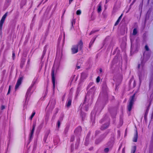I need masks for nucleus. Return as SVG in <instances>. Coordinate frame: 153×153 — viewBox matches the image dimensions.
Masks as SVG:
<instances>
[{"label":"nucleus","mask_w":153,"mask_h":153,"mask_svg":"<svg viewBox=\"0 0 153 153\" xmlns=\"http://www.w3.org/2000/svg\"><path fill=\"white\" fill-rule=\"evenodd\" d=\"M83 47V42L81 41H79L77 45L73 46L71 49L72 54L77 53L78 51V49L81 50Z\"/></svg>","instance_id":"f257e3e1"},{"label":"nucleus","mask_w":153,"mask_h":153,"mask_svg":"<svg viewBox=\"0 0 153 153\" xmlns=\"http://www.w3.org/2000/svg\"><path fill=\"white\" fill-rule=\"evenodd\" d=\"M135 95V94H134L133 96L131 97L129 100V103L127 106L128 110L129 111H131L133 105Z\"/></svg>","instance_id":"f03ea898"},{"label":"nucleus","mask_w":153,"mask_h":153,"mask_svg":"<svg viewBox=\"0 0 153 153\" xmlns=\"http://www.w3.org/2000/svg\"><path fill=\"white\" fill-rule=\"evenodd\" d=\"M7 16V13L5 14L2 16L1 19L0 21V30H2L3 24L4 22L5 19Z\"/></svg>","instance_id":"7ed1b4c3"},{"label":"nucleus","mask_w":153,"mask_h":153,"mask_svg":"<svg viewBox=\"0 0 153 153\" xmlns=\"http://www.w3.org/2000/svg\"><path fill=\"white\" fill-rule=\"evenodd\" d=\"M23 79V77H19L18 79V80L17 82L15 87V89L16 90L18 88L19 86L21 84Z\"/></svg>","instance_id":"20e7f679"},{"label":"nucleus","mask_w":153,"mask_h":153,"mask_svg":"<svg viewBox=\"0 0 153 153\" xmlns=\"http://www.w3.org/2000/svg\"><path fill=\"white\" fill-rule=\"evenodd\" d=\"M51 76L53 89H54L55 86V78L54 77V70L53 68L52 69Z\"/></svg>","instance_id":"39448f33"},{"label":"nucleus","mask_w":153,"mask_h":153,"mask_svg":"<svg viewBox=\"0 0 153 153\" xmlns=\"http://www.w3.org/2000/svg\"><path fill=\"white\" fill-rule=\"evenodd\" d=\"M138 137V134L137 131H136V133L134 135V137L133 139V141L136 142L137 141V139Z\"/></svg>","instance_id":"423d86ee"},{"label":"nucleus","mask_w":153,"mask_h":153,"mask_svg":"<svg viewBox=\"0 0 153 153\" xmlns=\"http://www.w3.org/2000/svg\"><path fill=\"white\" fill-rule=\"evenodd\" d=\"M108 126H109V123H107L106 124L102 125L101 127V129L102 130H104V129H106V128H107L108 127Z\"/></svg>","instance_id":"0eeeda50"},{"label":"nucleus","mask_w":153,"mask_h":153,"mask_svg":"<svg viewBox=\"0 0 153 153\" xmlns=\"http://www.w3.org/2000/svg\"><path fill=\"white\" fill-rule=\"evenodd\" d=\"M87 77V74L85 73H82L81 74V78L82 79H84Z\"/></svg>","instance_id":"6e6552de"},{"label":"nucleus","mask_w":153,"mask_h":153,"mask_svg":"<svg viewBox=\"0 0 153 153\" xmlns=\"http://www.w3.org/2000/svg\"><path fill=\"white\" fill-rule=\"evenodd\" d=\"M101 11V2H100L98 6V8L97 9V12L98 13H100Z\"/></svg>","instance_id":"1a4fd4ad"},{"label":"nucleus","mask_w":153,"mask_h":153,"mask_svg":"<svg viewBox=\"0 0 153 153\" xmlns=\"http://www.w3.org/2000/svg\"><path fill=\"white\" fill-rule=\"evenodd\" d=\"M71 99H69L67 103V106L68 107H69L71 104Z\"/></svg>","instance_id":"9d476101"},{"label":"nucleus","mask_w":153,"mask_h":153,"mask_svg":"<svg viewBox=\"0 0 153 153\" xmlns=\"http://www.w3.org/2000/svg\"><path fill=\"white\" fill-rule=\"evenodd\" d=\"M137 30L136 28H134L133 30V32L132 33V35H135L137 33Z\"/></svg>","instance_id":"9b49d317"},{"label":"nucleus","mask_w":153,"mask_h":153,"mask_svg":"<svg viewBox=\"0 0 153 153\" xmlns=\"http://www.w3.org/2000/svg\"><path fill=\"white\" fill-rule=\"evenodd\" d=\"M35 126H36V123H34L33 125V129H32V130H31V133H33Z\"/></svg>","instance_id":"f8f14e48"},{"label":"nucleus","mask_w":153,"mask_h":153,"mask_svg":"<svg viewBox=\"0 0 153 153\" xmlns=\"http://www.w3.org/2000/svg\"><path fill=\"white\" fill-rule=\"evenodd\" d=\"M121 19V17H119L118 19V20H117L115 24V26L117 25L118 24Z\"/></svg>","instance_id":"ddd939ff"},{"label":"nucleus","mask_w":153,"mask_h":153,"mask_svg":"<svg viewBox=\"0 0 153 153\" xmlns=\"http://www.w3.org/2000/svg\"><path fill=\"white\" fill-rule=\"evenodd\" d=\"M136 150V146H133V148H132V149L131 152V153H134Z\"/></svg>","instance_id":"4468645a"},{"label":"nucleus","mask_w":153,"mask_h":153,"mask_svg":"<svg viewBox=\"0 0 153 153\" xmlns=\"http://www.w3.org/2000/svg\"><path fill=\"white\" fill-rule=\"evenodd\" d=\"M95 39L96 38H95L93 41L92 42V41H91V42H90V44H89V48H90L91 45H92V44L94 42V41H95Z\"/></svg>","instance_id":"2eb2a0df"},{"label":"nucleus","mask_w":153,"mask_h":153,"mask_svg":"<svg viewBox=\"0 0 153 153\" xmlns=\"http://www.w3.org/2000/svg\"><path fill=\"white\" fill-rule=\"evenodd\" d=\"M81 13L80 10H78L76 11V14L77 15H80Z\"/></svg>","instance_id":"dca6fc26"},{"label":"nucleus","mask_w":153,"mask_h":153,"mask_svg":"<svg viewBox=\"0 0 153 153\" xmlns=\"http://www.w3.org/2000/svg\"><path fill=\"white\" fill-rule=\"evenodd\" d=\"M33 85H32L31 87L30 88H29V89H28V90L27 93H26V96H27V95H28L29 94V93L30 91V89H31V87L32 86H33Z\"/></svg>","instance_id":"f3484780"},{"label":"nucleus","mask_w":153,"mask_h":153,"mask_svg":"<svg viewBox=\"0 0 153 153\" xmlns=\"http://www.w3.org/2000/svg\"><path fill=\"white\" fill-rule=\"evenodd\" d=\"M35 114V112H33L32 113V115L31 116H30V118L31 120L32 119L33 117L34 116Z\"/></svg>","instance_id":"a211bd4d"},{"label":"nucleus","mask_w":153,"mask_h":153,"mask_svg":"<svg viewBox=\"0 0 153 153\" xmlns=\"http://www.w3.org/2000/svg\"><path fill=\"white\" fill-rule=\"evenodd\" d=\"M98 30H93L92 31L91 33H90V35H91L92 34L98 31Z\"/></svg>","instance_id":"6ab92c4d"},{"label":"nucleus","mask_w":153,"mask_h":153,"mask_svg":"<svg viewBox=\"0 0 153 153\" xmlns=\"http://www.w3.org/2000/svg\"><path fill=\"white\" fill-rule=\"evenodd\" d=\"M100 80V78L99 76H98L96 79V81L97 82H99Z\"/></svg>","instance_id":"aec40b11"},{"label":"nucleus","mask_w":153,"mask_h":153,"mask_svg":"<svg viewBox=\"0 0 153 153\" xmlns=\"http://www.w3.org/2000/svg\"><path fill=\"white\" fill-rule=\"evenodd\" d=\"M60 123L59 120H58L57 122V126L58 128H59L60 126Z\"/></svg>","instance_id":"412c9836"},{"label":"nucleus","mask_w":153,"mask_h":153,"mask_svg":"<svg viewBox=\"0 0 153 153\" xmlns=\"http://www.w3.org/2000/svg\"><path fill=\"white\" fill-rule=\"evenodd\" d=\"M33 134V133L30 132V139H31L32 138Z\"/></svg>","instance_id":"4be33fe9"},{"label":"nucleus","mask_w":153,"mask_h":153,"mask_svg":"<svg viewBox=\"0 0 153 153\" xmlns=\"http://www.w3.org/2000/svg\"><path fill=\"white\" fill-rule=\"evenodd\" d=\"M33 134V133L30 132V139H31L32 138Z\"/></svg>","instance_id":"5701e85b"},{"label":"nucleus","mask_w":153,"mask_h":153,"mask_svg":"<svg viewBox=\"0 0 153 153\" xmlns=\"http://www.w3.org/2000/svg\"><path fill=\"white\" fill-rule=\"evenodd\" d=\"M15 56V53H14V52H13V53L12 57H13V59H14Z\"/></svg>","instance_id":"b1692460"},{"label":"nucleus","mask_w":153,"mask_h":153,"mask_svg":"<svg viewBox=\"0 0 153 153\" xmlns=\"http://www.w3.org/2000/svg\"><path fill=\"white\" fill-rule=\"evenodd\" d=\"M145 48L146 51H148L149 50V48L147 45L145 46Z\"/></svg>","instance_id":"393cba45"},{"label":"nucleus","mask_w":153,"mask_h":153,"mask_svg":"<svg viewBox=\"0 0 153 153\" xmlns=\"http://www.w3.org/2000/svg\"><path fill=\"white\" fill-rule=\"evenodd\" d=\"M104 150L105 152H107L108 151V148H106Z\"/></svg>","instance_id":"a878e982"},{"label":"nucleus","mask_w":153,"mask_h":153,"mask_svg":"<svg viewBox=\"0 0 153 153\" xmlns=\"http://www.w3.org/2000/svg\"><path fill=\"white\" fill-rule=\"evenodd\" d=\"M125 148H124L123 149L122 153H125Z\"/></svg>","instance_id":"bb28decb"},{"label":"nucleus","mask_w":153,"mask_h":153,"mask_svg":"<svg viewBox=\"0 0 153 153\" xmlns=\"http://www.w3.org/2000/svg\"><path fill=\"white\" fill-rule=\"evenodd\" d=\"M5 108V106L4 105H2L1 107V109L2 110H3Z\"/></svg>","instance_id":"cd10ccee"},{"label":"nucleus","mask_w":153,"mask_h":153,"mask_svg":"<svg viewBox=\"0 0 153 153\" xmlns=\"http://www.w3.org/2000/svg\"><path fill=\"white\" fill-rule=\"evenodd\" d=\"M74 137H72L71 138V141H73L74 140Z\"/></svg>","instance_id":"c85d7f7f"},{"label":"nucleus","mask_w":153,"mask_h":153,"mask_svg":"<svg viewBox=\"0 0 153 153\" xmlns=\"http://www.w3.org/2000/svg\"><path fill=\"white\" fill-rule=\"evenodd\" d=\"M73 0H69V4H70L71 2L73 1Z\"/></svg>","instance_id":"c756f323"},{"label":"nucleus","mask_w":153,"mask_h":153,"mask_svg":"<svg viewBox=\"0 0 153 153\" xmlns=\"http://www.w3.org/2000/svg\"><path fill=\"white\" fill-rule=\"evenodd\" d=\"M76 68H77V69H79L80 68V67L79 66L77 65L76 66Z\"/></svg>","instance_id":"7c9ffc66"},{"label":"nucleus","mask_w":153,"mask_h":153,"mask_svg":"<svg viewBox=\"0 0 153 153\" xmlns=\"http://www.w3.org/2000/svg\"><path fill=\"white\" fill-rule=\"evenodd\" d=\"M11 86L10 85L9 86V89H8L9 91H10V89H11Z\"/></svg>","instance_id":"2f4dec72"},{"label":"nucleus","mask_w":153,"mask_h":153,"mask_svg":"<svg viewBox=\"0 0 153 153\" xmlns=\"http://www.w3.org/2000/svg\"><path fill=\"white\" fill-rule=\"evenodd\" d=\"M99 71L100 73H101L102 72V70L101 68L100 69Z\"/></svg>","instance_id":"473e14b6"},{"label":"nucleus","mask_w":153,"mask_h":153,"mask_svg":"<svg viewBox=\"0 0 153 153\" xmlns=\"http://www.w3.org/2000/svg\"><path fill=\"white\" fill-rule=\"evenodd\" d=\"M10 91H9V90L8 91V93H7V94H9L10 93Z\"/></svg>","instance_id":"72a5a7b5"},{"label":"nucleus","mask_w":153,"mask_h":153,"mask_svg":"<svg viewBox=\"0 0 153 153\" xmlns=\"http://www.w3.org/2000/svg\"><path fill=\"white\" fill-rule=\"evenodd\" d=\"M121 147V145L119 147L118 150H119Z\"/></svg>","instance_id":"f704fd0d"},{"label":"nucleus","mask_w":153,"mask_h":153,"mask_svg":"<svg viewBox=\"0 0 153 153\" xmlns=\"http://www.w3.org/2000/svg\"><path fill=\"white\" fill-rule=\"evenodd\" d=\"M123 16V14H122L119 17H121V19L122 18V16Z\"/></svg>","instance_id":"c9c22d12"},{"label":"nucleus","mask_w":153,"mask_h":153,"mask_svg":"<svg viewBox=\"0 0 153 153\" xmlns=\"http://www.w3.org/2000/svg\"><path fill=\"white\" fill-rule=\"evenodd\" d=\"M140 65H138V68H140Z\"/></svg>","instance_id":"e433bc0d"},{"label":"nucleus","mask_w":153,"mask_h":153,"mask_svg":"<svg viewBox=\"0 0 153 153\" xmlns=\"http://www.w3.org/2000/svg\"><path fill=\"white\" fill-rule=\"evenodd\" d=\"M108 1V0H106V3L107 2V1Z\"/></svg>","instance_id":"4c0bfd02"},{"label":"nucleus","mask_w":153,"mask_h":153,"mask_svg":"<svg viewBox=\"0 0 153 153\" xmlns=\"http://www.w3.org/2000/svg\"><path fill=\"white\" fill-rule=\"evenodd\" d=\"M73 22H72V26H73Z\"/></svg>","instance_id":"58836bf2"},{"label":"nucleus","mask_w":153,"mask_h":153,"mask_svg":"<svg viewBox=\"0 0 153 153\" xmlns=\"http://www.w3.org/2000/svg\"><path fill=\"white\" fill-rule=\"evenodd\" d=\"M43 52H45V51H43Z\"/></svg>","instance_id":"ea45409f"},{"label":"nucleus","mask_w":153,"mask_h":153,"mask_svg":"<svg viewBox=\"0 0 153 153\" xmlns=\"http://www.w3.org/2000/svg\"><path fill=\"white\" fill-rule=\"evenodd\" d=\"M46 47H47V46H45V48H46Z\"/></svg>","instance_id":"a19ab883"}]
</instances>
